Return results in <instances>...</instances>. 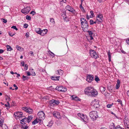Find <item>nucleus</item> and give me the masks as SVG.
<instances>
[{"instance_id": "72a5a7b5", "label": "nucleus", "mask_w": 129, "mask_h": 129, "mask_svg": "<svg viewBox=\"0 0 129 129\" xmlns=\"http://www.w3.org/2000/svg\"><path fill=\"white\" fill-rule=\"evenodd\" d=\"M54 105H58L59 103V101L58 100H54Z\"/></svg>"}, {"instance_id": "4468645a", "label": "nucleus", "mask_w": 129, "mask_h": 129, "mask_svg": "<svg viewBox=\"0 0 129 129\" xmlns=\"http://www.w3.org/2000/svg\"><path fill=\"white\" fill-rule=\"evenodd\" d=\"M95 100V101L93 102V106H94V107L97 108L99 107V101L97 100L96 101Z\"/></svg>"}, {"instance_id": "f03ea898", "label": "nucleus", "mask_w": 129, "mask_h": 129, "mask_svg": "<svg viewBox=\"0 0 129 129\" xmlns=\"http://www.w3.org/2000/svg\"><path fill=\"white\" fill-rule=\"evenodd\" d=\"M89 115L91 119L93 121L95 120L99 117L97 112L95 111H92L90 112Z\"/></svg>"}, {"instance_id": "8fccbe9b", "label": "nucleus", "mask_w": 129, "mask_h": 129, "mask_svg": "<svg viewBox=\"0 0 129 129\" xmlns=\"http://www.w3.org/2000/svg\"><path fill=\"white\" fill-rule=\"evenodd\" d=\"M89 22H90V25H91L93 24V22H94L93 20H91V19L89 21Z\"/></svg>"}, {"instance_id": "4c0bfd02", "label": "nucleus", "mask_w": 129, "mask_h": 129, "mask_svg": "<svg viewBox=\"0 0 129 129\" xmlns=\"http://www.w3.org/2000/svg\"><path fill=\"white\" fill-rule=\"evenodd\" d=\"M113 104V103H112L111 104H108L107 105V107L108 108H110L112 107Z\"/></svg>"}, {"instance_id": "a211bd4d", "label": "nucleus", "mask_w": 129, "mask_h": 129, "mask_svg": "<svg viewBox=\"0 0 129 129\" xmlns=\"http://www.w3.org/2000/svg\"><path fill=\"white\" fill-rule=\"evenodd\" d=\"M21 121L23 122V123H21L23 124H26L25 122H28V120H27V118L25 117L20 120Z\"/></svg>"}, {"instance_id": "cd10ccee", "label": "nucleus", "mask_w": 129, "mask_h": 129, "mask_svg": "<svg viewBox=\"0 0 129 129\" xmlns=\"http://www.w3.org/2000/svg\"><path fill=\"white\" fill-rule=\"evenodd\" d=\"M29 78V77L28 76H25L23 75L22 76V79H23V80L24 81L26 80H27Z\"/></svg>"}, {"instance_id": "5701e85b", "label": "nucleus", "mask_w": 129, "mask_h": 129, "mask_svg": "<svg viewBox=\"0 0 129 129\" xmlns=\"http://www.w3.org/2000/svg\"><path fill=\"white\" fill-rule=\"evenodd\" d=\"M100 89L102 92H103L105 90L106 88L103 86H101L100 87Z\"/></svg>"}, {"instance_id": "9d476101", "label": "nucleus", "mask_w": 129, "mask_h": 129, "mask_svg": "<svg viewBox=\"0 0 129 129\" xmlns=\"http://www.w3.org/2000/svg\"><path fill=\"white\" fill-rule=\"evenodd\" d=\"M94 78L93 76L90 75H88L87 76L86 80L88 82L90 83L93 80Z\"/></svg>"}, {"instance_id": "37998d69", "label": "nucleus", "mask_w": 129, "mask_h": 129, "mask_svg": "<svg viewBox=\"0 0 129 129\" xmlns=\"http://www.w3.org/2000/svg\"><path fill=\"white\" fill-rule=\"evenodd\" d=\"M12 28H13L16 30H18V29L15 26H13L11 27Z\"/></svg>"}, {"instance_id": "dca6fc26", "label": "nucleus", "mask_w": 129, "mask_h": 129, "mask_svg": "<svg viewBox=\"0 0 129 129\" xmlns=\"http://www.w3.org/2000/svg\"><path fill=\"white\" fill-rule=\"evenodd\" d=\"M55 72L56 73L57 75H62L63 73V72L61 70L59 69L56 71Z\"/></svg>"}, {"instance_id": "c85d7f7f", "label": "nucleus", "mask_w": 129, "mask_h": 129, "mask_svg": "<svg viewBox=\"0 0 129 129\" xmlns=\"http://www.w3.org/2000/svg\"><path fill=\"white\" fill-rule=\"evenodd\" d=\"M107 54L108 55L109 61V62H110L111 61V56L109 50V51Z\"/></svg>"}, {"instance_id": "58836bf2", "label": "nucleus", "mask_w": 129, "mask_h": 129, "mask_svg": "<svg viewBox=\"0 0 129 129\" xmlns=\"http://www.w3.org/2000/svg\"><path fill=\"white\" fill-rule=\"evenodd\" d=\"M87 32L88 33L90 36L92 35L93 34V33H92V31L90 30H88L87 31Z\"/></svg>"}, {"instance_id": "0eeeda50", "label": "nucleus", "mask_w": 129, "mask_h": 129, "mask_svg": "<svg viewBox=\"0 0 129 129\" xmlns=\"http://www.w3.org/2000/svg\"><path fill=\"white\" fill-rule=\"evenodd\" d=\"M22 109L29 114H32L33 112V109H31L30 108H28L27 107H23L22 108Z\"/></svg>"}, {"instance_id": "ddd939ff", "label": "nucleus", "mask_w": 129, "mask_h": 129, "mask_svg": "<svg viewBox=\"0 0 129 129\" xmlns=\"http://www.w3.org/2000/svg\"><path fill=\"white\" fill-rule=\"evenodd\" d=\"M81 25V27L83 29V31L85 32H87V31L88 30V25L83 24Z\"/></svg>"}, {"instance_id": "7c9ffc66", "label": "nucleus", "mask_w": 129, "mask_h": 129, "mask_svg": "<svg viewBox=\"0 0 129 129\" xmlns=\"http://www.w3.org/2000/svg\"><path fill=\"white\" fill-rule=\"evenodd\" d=\"M94 80L97 83H98L99 81H100V79H99L98 77L97 76H95V78Z\"/></svg>"}, {"instance_id": "4be33fe9", "label": "nucleus", "mask_w": 129, "mask_h": 129, "mask_svg": "<svg viewBox=\"0 0 129 129\" xmlns=\"http://www.w3.org/2000/svg\"><path fill=\"white\" fill-rule=\"evenodd\" d=\"M62 17L64 20L66 22H68L69 21L68 19L67 18V17L66 15H62Z\"/></svg>"}, {"instance_id": "603ef678", "label": "nucleus", "mask_w": 129, "mask_h": 129, "mask_svg": "<svg viewBox=\"0 0 129 129\" xmlns=\"http://www.w3.org/2000/svg\"><path fill=\"white\" fill-rule=\"evenodd\" d=\"M36 12L34 11H32L30 13V14H32L33 15H34L35 14H36Z\"/></svg>"}, {"instance_id": "f3484780", "label": "nucleus", "mask_w": 129, "mask_h": 129, "mask_svg": "<svg viewBox=\"0 0 129 129\" xmlns=\"http://www.w3.org/2000/svg\"><path fill=\"white\" fill-rule=\"evenodd\" d=\"M48 32V30L47 29H45L41 30V35L42 36H44L45 35L47 34Z\"/></svg>"}, {"instance_id": "a19ab883", "label": "nucleus", "mask_w": 129, "mask_h": 129, "mask_svg": "<svg viewBox=\"0 0 129 129\" xmlns=\"http://www.w3.org/2000/svg\"><path fill=\"white\" fill-rule=\"evenodd\" d=\"M26 19L27 20H30L31 17L30 16L27 15L26 16Z\"/></svg>"}, {"instance_id": "c03bdc74", "label": "nucleus", "mask_w": 129, "mask_h": 129, "mask_svg": "<svg viewBox=\"0 0 129 129\" xmlns=\"http://www.w3.org/2000/svg\"><path fill=\"white\" fill-rule=\"evenodd\" d=\"M28 25L27 24L25 23L24 24L23 27L25 28H26L28 27Z\"/></svg>"}, {"instance_id": "b1692460", "label": "nucleus", "mask_w": 129, "mask_h": 129, "mask_svg": "<svg viewBox=\"0 0 129 129\" xmlns=\"http://www.w3.org/2000/svg\"><path fill=\"white\" fill-rule=\"evenodd\" d=\"M33 117L31 115L28 116L27 118L28 120V123H29L30 121L31 120L33 119Z\"/></svg>"}, {"instance_id": "c756f323", "label": "nucleus", "mask_w": 129, "mask_h": 129, "mask_svg": "<svg viewBox=\"0 0 129 129\" xmlns=\"http://www.w3.org/2000/svg\"><path fill=\"white\" fill-rule=\"evenodd\" d=\"M6 96V100H8L9 101H10L11 100L10 98V95H5Z\"/></svg>"}, {"instance_id": "864d4df0", "label": "nucleus", "mask_w": 129, "mask_h": 129, "mask_svg": "<svg viewBox=\"0 0 129 129\" xmlns=\"http://www.w3.org/2000/svg\"><path fill=\"white\" fill-rule=\"evenodd\" d=\"M24 66L25 67L24 69H25L26 70H27V69L28 67L27 64H25Z\"/></svg>"}, {"instance_id": "6e6d98bb", "label": "nucleus", "mask_w": 129, "mask_h": 129, "mask_svg": "<svg viewBox=\"0 0 129 129\" xmlns=\"http://www.w3.org/2000/svg\"><path fill=\"white\" fill-rule=\"evenodd\" d=\"M13 86L14 87H15V90H16L18 89V87H17V86L15 84H14Z\"/></svg>"}, {"instance_id": "680f3d73", "label": "nucleus", "mask_w": 129, "mask_h": 129, "mask_svg": "<svg viewBox=\"0 0 129 129\" xmlns=\"http://www.w3.org/2000/svg\"><path fill=\"white\" fill-rule=\"evenodd\" d=\"M50 51V53H51V54H50V55L54 57V56L55 55L54 54L53 52H52Z\"/></svg>"}, {"instance_id": "f704fd0d", "label": "nucleus", "mask_w": 129, "mask_h": 129, "mask_svg": "<svg viewBox=\"0 0 129 129\" xmlns=\"http://www.w3.org/2000/svg\"><path fill=\"white\" fill-rule=\"evenodd\" d=\"M50 21L53 24H54L55 23V21L54 19L53 18H51L50 19Z\"/></svg>"}, {"instance_id": "c9c22d12", "label": "nucleus", "mask_w": 129, "mask_h": 129, "mask_svg": "<svg viewBox=\"0 0 129 129\" xmlns=\"http://www.w3.org/2000/svg\"><path fill=\"white\" fill-rule=\"evenodd\" d=\"M117 101L119 103H120L121 106L122 107L123 106V105L122 103V102L120 99H118L117 100Z\"/></svg>"}, {"instance_id": "473e14b6", "label": "nucleus", "mask_w": 129, "mask_h": 129, "mask_svg": "<svg viewBox=\"0 0 129 129\" xmlns=\"http://www.w3.org/2000/svg\"><path fill=\"white\" fill-rule=\"evenodd\" d=\"M38 123V122H37V119L35 120L32 122V124L33 125H35Z\"/></svg>"}, {"instance_id": "774afa93", "label": "nucleus", "mask_w": 129, "mask_h": 129, "mask_svg": "<svg viewBox=\"0 0 129 129\" xmlns=\"http://www.w3.org/2000/svg\"><path fill=\"white\" fill-rule=\"evenodd\" d=\"M31 74L32 76H35L36 75V74L35 72H32V74Z\"/></svg>"}, {"instance_id": "3c124183", "label": "nucleus", "mask_w": 129, "mask_h": 129, "mask_svg": "<svg viewBox=\"0 0 129 129\" xmlns=\"http://www.w3.org/2000/svg\"><path fill=\"white\" fill-rule=\"evenodd\" d=\"M4 118L3 117L1 118H0V122L2 123H4Z\"/></svg>"}, {"instance_id": "aec40b11", "label": "nucleus", "mask_w": 129, "mask_h": 129, "mask_svg": "<svg viewBox=\"0 0 129 129\" xmlns=\"http://www.w3.org/2000/svg\"><path fill=\"white\" fill-rule=\"evenodd\" d=\"M117 83L116 85V86L115 87V88L116 89H118L120 87V80L118 79L117 81Z\"/></svg>"}, {"instance_id": "423d86ee", "label": "nucleus", "mask_w": 129, "mask_h": 129, "mask_svg": "<svg viewBox=\"0 0 129 129\" xmlns=\"http://www.w3.org/2000/svg\"><path fill=\"white\" fill-rule=\"evenodd\" d=\"M38 116L39 118H41L42 119H44L45 117V115L43 111H40L38 113Z\"/></svg>"}, {"instance_id": "f257e3e1", "label": "nucleus", "mask_w": 129, "mask_h": 129, "mask_svg": "<svg viewBox=\"0 0 129 129\" xmlns=\"http://www.w3.org/2000/svg\"><path fill=\"white\" fill-rule=\"evenodd\" d=\"M84 92L85 94L91 97L95 96L98 94L96 90L90 87L86 88L84 90Z\"/></svg>"}, {"instance_id": "4d7b16f0", "label": "nucleus", "mask_w": 129, "mask_h": 129, "mask_svg": "<svg viewBox=\"0 0 129 129\" xmlns=\"http://www.w3.org/2000/svg\"><path fill=\"white\" fill-rule=\"evenodd\" d=\"M80 9H83V12L84 11V12H85V10L84 9V8L83 7L82 5H80Z\"/></svg>"}, {"instance_id": "09e8293b", "label": "nucleus", "mask_w": 129, "mask_h": 129, "mask_svg": "<svg viewBox=\"0 0 129 129\" xmlns=\"http://www.w3.org/2000/svg\"><path fill=\"white\" fill-rule=\"evenodd\" d=\"M4 105L5 106H6L7 108V109H8L10 108V105H8L7 104H5Z\"/></svg>"}, {"instance_id": "e2e57ef3", "label": "nucleus", "mask_w": 129, "mask_h": 129, "mask_svg": "<svg viewBox=\"0 0 129 129\" xmlns=\"http://www.w3.org/2000/svg\"><path fill=\"white\" fill-rule=\"evenodd\" d=\"M112 123L113 124V125H112V126H113V128H114V129H115V125L114 123Z\"/></svg>"}, {"instance_id": "bf43d9fd", "label": "nucleus", "mask_w": 129, "mask_h": 129, "mask_svg": "<svg viewBox=\"0 0 129 129\" xmlns=\"http://www.w3.org/2000/svg\"><path fill=\"white\" fill-rule=\"evenodd\" d=\"M36 119L37 120V122H38V123L39 122H41V120H42L41 118H39V119H38L37 118H36Z\"/></svg>"}, {"instance_id": "0e129e2a", "label": "nucleus", "mask_w": 129, "mask_h": 129, "mask_svg": "<svg viewBox=\"0 0 129 129\" xmlns=\"http://www.w3.org/2000/svg\"><path fill=\"white\" fill-rule=\"evenodd\" d=\"M120 125H118L117 126H116V127H115V129H117L118 128H120Z\"/></svg>"}, {"instance_id": "393cba45", "label": "nucleus", "mask_w": 129, "mask_h": 129, "mask_svg": "<svg viewBox=\"0 0 129 129\" xmlns=\"http://www.w3.org/2000/svg\"><path fill=\"white\" fill-rule=\"evenodd\" d=\"M53 123V121L51 120L49 122L48 124L47 125V126L49 127H51Z\"/></svg>"}, {"instance_id": "2f4dec72", "label": "nucleus", "mask_w": 129, "mask_h": 129, "mask_svg": "<svg viewBox=\"0 0 129 129\" xmlns=\"http://www.w3.org/2000/svg\"><path fill=\"white\" fill-rule=\"evenodd\" d=\"M90 13L91 14V15H90V18H92L94 16V14L93 13V11H90Z\"/></svg>"}, {"instance_id": "69168bd1", "label": "nucleus", "mask_w": 129, "mask_h": 129, "mask_svg": "<svg viewBox=\"0 0 129 129\" xmlns=\"http://www.w3.org/2000/svg\"><path fill=\"white\" fill-rule=\"evenodd\" d=\"M19 113L20 114L21 117H23V116L22 115L23 114V113L22 112H19Z\"/></svg>"}, {"instance_id": "5fc2aeb1", "label": "nucleus", "mask_w": 129, "mask_h": 129, "mask_svg": "<svg viewBox=\"0 0 129 129\" xmlns=\"http://www.w3.org/2000/svg\"><path fill=\"white\" fill-rule=\"evenodd\" d=\"M83 114H81V113H78V115L79 116V117H80L81 118V117H82V115Z\"/></svg>"}, {"instance_id": "bb28decb", "label": "nucleus", "mask_w": 129, "mask_h": 129, "mask_svg": "<svg viewBox=\"0 0 129 129\" xmlns=\"http://www.w3.org/2000/svg\"><path fill=\"white\" fill-rule=\"evenodd\" d=\"M54 99L50 101L49 102L50 105L51 106H54Z\"/></svg>"}, {"instance_id": "13d9d810", "label": "nucleus", "mask_w": 129, "mask_h": 129, "mask_svg": "<svg viewBox=\"0 0 129 129\" xmlns=\"http://www.w3.org/2000/svg\"><path fill=\"white\" fill-rule=\"evenodd\" d=\"M25 36L26 37V38H27L29 37V33L27 32L25 34Z\"/></svg>"}, {"instance_id": "f8f14e48", "label": "nucleus", "mask_w": 129, "mask_h": 129, "mask_svg": "<svg viewBox=\"0 0 129 129\" xmlns=\"http://www.w3.org/2000/svg\"><path fill=\"white\" fill-rule=\"evenodd\" d=\"M81 120L83 122H87V121L88 120V119L87 116L82 114Z\"/></svg>"}, {"instance_id": "79ce46f5", "label": "nucleus", "mask_w": 129, "mask_h": 129, "mask_svg": "<svg viewBox=\"0 0 129 129\" xmlns=\"http://www.w3.org/2000/svg\"><path fill=\"white\" fill-rule=\"evenodd\" d=\"M16 48L17 50H20L21 48V47L18 45L16 46Z\"/></svg>"}, {"instance_id": "a18cd8bd", "label": "nucleus", "mask_w": 129, "mask_h": 129, "mask_svg": "<svg viewBox=\"0 0 129 129\" xmlns=\"http://www.w3.org/2000/svg\"><path fill=\"white\" fill-rule=\"evenodd\" d=\"M2 20L3 22L5 23H6L7 22V20L6 19H5L4 18H2Z\"/></svg>"}, {"instance_id": "052dcab7", "label": "nucleus", "mask_w": 129, "mask_h": 129, "mask_svg": "<svg viewBox=\"0 0 129 129\" xmlns=\"http://www.w3.org/2000/svg\"><path fill=\"white\" fill-rule=\"evenodd\" d=\"M4 51V50L0 49V54H2L3 53Z\"/></svg>"}, {"instance_id": "20e7f679", "label": "nucleus", "mask_w": 129, "mask_h": 129, "mask_svg": "<svg viewBox=\"0 0 129 129\" xmlns=\"http://www.w3.org/2000/svg\"><path fill=\"white\" fill-rule=\"evenodd\" d=\"M55 89L59 91L65 92L67 91V89L66 88L63 87L62 86L59 85L57 86L55 88Z\"/></svg>"}, {"instance_id": "ea45409f", "label": "nucleus", "mask_w": 129, "mask_h": 129, "mask_svg": "<svg viewBox=\"0 0 129 129\" xmlns=\"http://www.w3.org/2000/svg\"><path fill=\"white\" fill-rule=\"evenodd\" d=\"M18 114H19V112H16L15 113H14V115H15V117H18Z\"/></svg>"}, {"instance_id": "a878e982", "label": "nucleus", "mask_w": 129, "mask_h": 129, "mask_svg": "<svg viewBox=\"0 0 129 129\" xmlns=\"http://www.w3.org/2000/svg\"><path fill=\"white\" fill-rule=\"evenodd\" d=\"M6 46L7 51H11L13 50V49L10 45H7Z\"/></svg>"}, {"instance_id": "1a4fd4ad", "label": "nucleus", "mask_w": 129, "mask_h": 129, "mask_svg": "<svg viewBox=\"0 0 129 129\" xmlns=\"http://www.w3.org/2000/svg\"><path fill=\"white\" fill-rule=\"evenodd\" d=\"M66 9L69 11L74 14H75L76 12L75 10L72 7L69 5H67L66 7Z\"/></svg>"}, {"instance_id": "9b49d317", "label": "nucleus", "mask_w": 129, "mask_h": 129, "mask_svg": "<svg viewBox=\"0 0 129 129\" xmlns=\"http://www.w3.org/2000/svg\"><path fill=\"white\" fill-rule=\"evenodd\" d=\"M52 114L55 118L58 119L61 118L60 113L59 112L54 111L53 112Z\"/></svg>"}, {"instance_id": "6e6552de", "label": "nucleus", "mask_w": 129, "mask_h": 129, "mask_svg": "<svg viewBox=\"0 0 129 129\" xmlns=\"http://www.w3.org/2000/svg\"><path fill=\"white\" fill-rule=\"evenodd\" d=\"M30 10V8L29 7H27L21 10V12L25 14L28 13Z\"/></svg>"}, {"instance_id": "338daca9", "label": "nucleus", "mask_w": 129, "mask_h": 129, "mask_svg": "<svg viewBox=\"0 0 129 129\" xmlns=\"http://www.w3.org/2000/svg\"><path fill=\"white\" fill-rule=\"evenodd\" d=\"M27 73V76H30L31 75V74H30V73L29 72H26Z\"/></svg>"}, {"instance_id": "2eb2a0df", "label": "nucleus", "mask_w": 129, "mask_h": 129, "mask_svg": "<svg viewBox=\"0 0 129 129\" xmlns=\"http://www.w3.org/2000/svg\"><path fill=\"white\" fill-rule=\"evenodd\" d=\"M81 24H83V23H84L85 25H88V22L84 18H82L81 19Z\"/></svg>"}, {"instance_id": "de8ad7c7", "label": "nucleus", "mask_w": 129, "mask_h": 129, "mask_svg": "<svg viewBox=\"0 0 129 129\" xmlns=\"http://www.w3.org/2000/svg\"><path fill=\"white\" fill-rule=\"evenodd\" d=\"M28 126H25V127H24L23 126H22L21 127V128L23 129H28Z\"/></svg>"}, {"instance_id": "6ab92c4d", "label": "nucleus", "mask_w": 129, "mask_h": 129, "mask_svg": "<svg viewBox=\"0 0 129 129\" xmlns=\"http://www.w3.org/2000/svg\"><path fill=\"white\" fill-rule=\"evenodd\" d=\"M42 30L40 28H37L35 29L36 32L37 34H40L41 35Z\"/></svg>"}, {"instance_id": "39448f33", "label": "nucleus", "mask_w": 129, "mask_h": 129, "mask_svg": "<svg viewBox=\"0 0 129 129\" xmlns=\"http://www.w3.org/2000/svg\"><path fill=\"white\" fill-rule=\"evenodd\" d=\"M103 15L102 14H99L97 15L96 17V20L98 21V23H100L103 21Z\"/></svg>"}, {"instance_id": "7ed1b4c3", "label": "nucleus", "mask_w": 129, "mask_h": 129, "mask_svg": "<svg viewBox=\"0 0 129 129\" xmlns=\"http://www.w3.org/2000/svg\"><path fill=\"white\" fill-rule=\"evenodd\" d=\"M90 56L92 58L95 59L99 57V56L96 54L95 51L94 50L90 49L89 50Z\"/></svg>"}, {"instance_id": "49530a36", "label": "nucleus", "mask_w": 129, "mask_h": 129, "mask_svg": "<svg viewBox=\"0 0 129 129\" xmlns=\"http://www.w3.org/2000/svg\"><path fill=\"white\" fill-rule=\"evenodd\" d=\"M75 99H74V100H75V101H80V99H79V98L78 97L76 96L75 97Z\"/></svg>"}, {"instance_id": "e433bc0d", "label": "nucleus", "mask_w": 129, "mask_h": 129, "mask_svg": "<svg viewBox=\"0 0 129 129\" xmlns=\"http://www.w3.org/2000/svg\"><path fill=\"white\" fill-rule=\"evenodd\" d=\"M15 33L12 34L11 33V31H9L8 32V34L9 36H10L12 37L14 35H15Z\"/></svg>"}, {"instance_id": "412c9836", "label": "nucleus", "mask_w": 129, "mask_h": 129, "mask_svg": "<svg viewBox=\"0 0 129 129\" xmlns=\"http://www.w3.org/2000/svg\"><path fill=\"white\" fill-rule=\"evenodd\" d=\"M60 77L59 76L55 77L52 76L51 78L52 80L58 81L59 80Z\"/></svg>"}]
</instances>
